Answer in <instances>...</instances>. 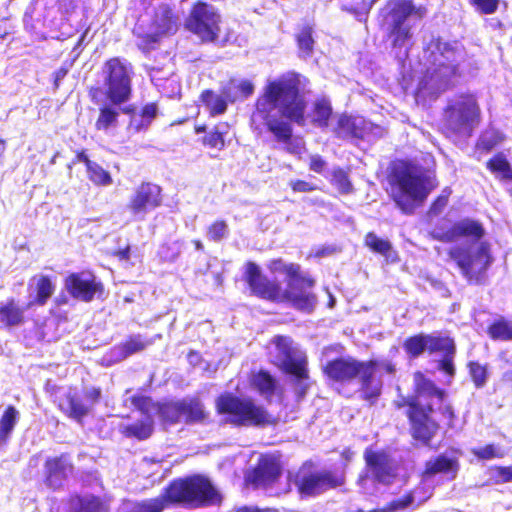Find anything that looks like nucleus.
<instances>
[{"label": "nucleus", "mask_w": 512, "mask_h": 512, "mask_svg": "<svg viewBox=\"0 0 512 512\" xmlns=\"http://www.w3.org/2000/svg\"><path fill=\"white\" fill-rule=\"evenodd\" d=\"M306 81L305 77L296 73H287L268 81L257 99L253 114L254 120H262L277 140L285 144V150L294 155L303 152L304 142L302 139L292 138L291 126L283 118L301 126L305 125Z\"/></svg>", "instance_id": "f257e3e1"}, {"label": "nucleus", "mask_w": 512, "mask_h": 512, "mask_svg": "<svg viewBox=\"0 0 512 512\" xmlns=\"http://www.w3.org/2000/svg\"><path fill=\"white\" fill-rule=\"evenodd\" d=\"M270 270L274 273H284L287 276V287L282 289L276 282L270 281L261 273L258 265L248 262L245 279L252 292L265 299L273 301L288 300L300 310L310 312L316 304V297L312 293L314 280L300 274L298 264H286L281 259L273 260Z\"/></svg>", "instance_id": "f03ea898"}, {"label": "nucleus", "mask_w": 512, "mask_h": 512, "mask_svg": "<svg viewBox=\"0 0 512 512\" xmlns=\"http://www.w3.org/2000/svg\"><path fill=\"white\" fill-rule=\"evenodd\" d=\"M467 57L464 45L459 41L432 39L424 50L426 71L418 87V97H437L448 89Z\"/></svg>", "instance_id": "7ed1b4c3"}, {"label": "nucleus", "mask_w": 512, "mask_h": 512, "mask_svg": "<svg viewBox=\"0 0 512 512\" xmlns=\"http://www.w3.org/2000/svg\"><path fill=\"white\" fill-rule=\"evenodd\" d=\"M484 234L485 230L480 222L466 218L456 222L440 238L446 242H453L461 237L473 241L468 248L454 247L449 252L450 258L469 282L478 283L491 263L487 244L479 242Z\"/></svg>", "instance_id": "20e7f679"}, {"label": "nucleus", "mask_w": 512, "mask_h": 512, "mask_svg": "<svg viewBox=\"0 0 512 512\" xmlns=\"http://www.w3.org/2000/svg\"><path fill=\"white\" fill-rule=\"evenodd\" d=\"M221 496L210 481L202 476L174 481L165 492L154 499L142 502H126L119 512H162L168 502L190 507H202L220 503Z\"/></svg>", "instance_id": "39448f33"}, {"label": "nucleus", "mask_w": 512, "mask_h": 512, "mask_svg": "<svg viewBox=\"0 0 512 512\" xmlns=\"http://www.w3.org/2000/svg\"><path fill=\"white\" fill-rule=\"evenodd\" d=\"M416 396L409 403L408 417L412 425V435L416 440L428 444L438 429V424L431 417L432 400H441L443 392L431 381L417 372L414 375Z\"/></svg>", "instance_id": "423d86ee"}, {"label": "nucleus", "mask_w": 512, "mask_h": 512, "mask_svg": "<svg viewBox=\"0 0 512 512\" xmlns=\"http://www.w3.org/2000/svg\"><path fill=\"white\" fill-rule=\"evenodd\" d=\"M433 186L430 179L416 167L406 163L396 165L392 172L391 195L397 207L411 214L417 202H423Z\"/></svg>", "instance_id": "0eeeda50"}, {"label": "nucleus", "mask_w": 512, "mask_h": 512, "mask_svg": "<svg viewBox=\"0 0 512 512\" xmlns=\"http://www.w3.org/2000/svg\"><path fill=\"white\" fill-rule=\"evenodd\" d=\"M134 75L133 67L125 59L111 58L102 68L103 87L92 88L90 96L93 102L101 101V97L116 104H124L131 98V82Z\"/></svg>", "instance_id": "6e6552de"}, {"label": "nucleus", "mask_w": 512, "mask_h": 512, "mask_svg": "<svg viewBox=\"0 0 512 512\" xmlns=\"http://www.w3.org/2000/svg\"><path fill=\"white\" fill-rule=\"evenodd\" d=\"M479 120L480 108L471 94H461L450 99L444 110V129L449 137H470Z\"/></svg>", "instance_id": "1a4fd4ad"}, {"label": "nucleus", "mask_w": 512, "mask_h": 512, "mask_svg": "<svg viewBox=\"0 0 512 512\" xmlns=\"http://www.w3.org/2000/svg\"><path fill=\"white\" fill-rule=\"evenodd\" d=\"M177 19L171 8L161 4L154 8L148 18H141L134 28L137 46L143 51H149L159 41L161 36L176 32Z\"/></svg>", "instance_id": "9d476101"}, {"label": "nucleus", "mask_w": 512, "mask_h": 512, "mask_svg": "<svg viewBox=\"0 0 512 512\" xmlns=\"http://www.w3.org/2000/svg\"><path fill=\"white\" fill-rule=\"evenodd\" d=\"M216 408L220 414H227L228 421L236 425L266 426L273 423L272 416L250 399L221 395L216 401Z\"/></svg>", "instance_id": "9b49d317"}, {"label": "nucleus", "mask_w": 512, "mask_h": 512, "mask_svg": "<svg viewBox=\"0 0 512 512\" xmlns=\"http://www.w3.org/2000/svg\"><path fill=\"white\" fill-rule=\"evenodd\" d=\"M325 373L327 376L336 381H350L357 377L361 383L363 398L367 400V395L376 393L379 382L371 377L370 368L365 362L357 361L351 357L339 358L326 364Z\"/></svg>", "instance_id": "f8f14e48"}, {"label": "nucleus", "mask_w": 512, "mask_h": 512, "mask_svg": "<svg viewBox=\"0 0 512 512\" xmlns=\"http://www.w3.org/2000/svg\"><path fill=\"white\" fill-rule=\"evenodd\" d=\"M271 362L295 377L306 376V356L290 337L276 336L270 343Z\"/></svg>", "instance_id": "ddd939ff"}, {"label": "nucleus", "mask_w": 512, "mask_h": 512, "mask_svg": "<svg viewBox=\"0 0 512 512\" xmlns=\"http://www.w3.org/2000/svg\"><path fill=\"white\" fill-rule=\"evenodd\" d=\"M221 17L216 9L206 3H198L186 20V28L202 41L213 42L218 38Z\"/></svg>", "instance_id": "4468645a"}, {"label": "nucleus", "mask_w": 512, "mask_h": 512, "mask_svg": "<svg viewBox=\"0 0 512 512\" xmlns=\"http://www.w3.org/2000/svg\"><path fill=\"white\" fill-rule=\"evenodd\" d=\"M161 188L153 183H141L130 197L127 208L137 219L143 220L146 214L160 206Z\"/></svg>", "instance_id": "2eb2a0df"}, {"label": "nucleus", "mask_w": 512, "mask_h": 512, "mask_svg": "<svg viewBox=\"0 0 512 512\" xmlns=\"http://www.w3.org/2000/svg\"><path fill=\"white\" fill-rule=\"evenodd\" d=\"M367 465L365 476L361 482L373 480L382 484H389L396 476V467L393 460L383 452H375L367 449L364 453Z\"/></svg>", "instance_id": "dca6fc26"}, {"label": "nucleus", "mask_w": 512, "mask_h": 512, "mask_svg": "<svg viewBox=\"0 0 512 512\" xmlns=\"http://www.w3.org/2000/svg\"><path fill=\"white\" fill-rule=\"evenodd\" d=\"M65 288L75 299L90 302L96 294H101L103 285L94 274L88 271L72 273L65 279Z\"/></svg>", "instance_id": "f3484780"}, {"label": "nucleus", "mask_w": 512, "mask_h": 512, "mask_svg": "<svg viewBox=\"0 0 512 512\" xmlns=\"http://www.w3.org/2000/svg\"><path fill=\"white\" fill-rule=\"evenodd\" d=\"M295 485L301 494L314 496L338 486L339 482L330 472L300 470L295 477Z\"/></svg>", "instance_id": "a211bd4d"}, {"label": "nucleus", "mask_w": 512, "mask_h": 512, "mask_svg": "<svg viewBox=\"0 0 512 512\" xmlns=\"http://www.w3.org/2000/svg\"><path fill=\"white\" fill-rule=\"evenodd\" d=\"M133 404L144 411L141 419L132 424H121L120 431L127 437H135L139 440L149 438L153 432V419L148 414L152 401L147 397H135Z\"/></svg>", "instance_id": "6ab92c4d"}, {"label": "nucleus", "mask_w": 512, "mask_h": 512, "mask_svg": "<svg viewBox=\"0 0 512 512\" xmlns=\"http://www.w3.org/2000/svg\"><path fill=\"white\" fill-rule=\"evenodd\" d=\"M374 125L361 116L341 115L334 127V132L339 138H365L371 132Z\"/></svg>", "instance_id": "aec40b11"}, {"label": "nucleus", "mask_w": 512, "mask_h": 512, "mask_svg": "<svg viewBox=\"0 0 512 512\" xmlns=\"http://www.w3.org/2000/svg\"><path fill=\"white\" fill-rule=\"evenodd\" d=\"M94 103L99 106V115L95 122V128L106 133L112 129H116L119 125L120 106L122 104H116L113 101L106 100L105 97H101V101Z\"/></svg>", "instance_id": "412c9836"}, {"label": "nucleus", "mask_w": 512, "mask_h": 512, "mask_svg": "<svg viewBox=\"0 0 512 512\" xmlns=\"http://www.w3.org/2000/svg\"><path fill=\"white\" fill-rule=\"evenodd\" d=\"M46 482L52 488L61 486L62 481L72 470V465L68 457L62 455L48 459L45 464Z\"/></svg>", "instance_id": "4be33fe9"}, {"label": "nucleus", "mask_w": 512, "mask_h": 512, "mask_svg": "<svg viewBox=\"0 0 512 512\" xmlns=\"http://www.w3.org/2000/svg\"><path fill=\"white\" fill-rule=\"evenodd\" d=\"M152 343V340L146 339L140 334L132 335L125 342L111 349V359L114 362L122 361L135 353L143 351Z\"/></svg>", "instance_id": "5701e85b"}, {"label": "nucleus", "mask_w": 512, "mask_h": 512, "mask_svg": "<svg viewBox=\"0 0 512 512\" xmlns=\"http://www.w3.org/2000/svg\"><path fill=\"white\" fill-rule=\"evenodd\" d=\"M30 293V301L28 302V307H32L34 305H44L47 300L54 293L55 287L52 284L51 280L47 276H36L32 279L29 284Z\"/></svg>", "instance_id": "b1692460"}, {"label": "nucleus", "mask_w": 512, "mask_h": 512, "mask_svg": "<svg viewBox=\"0 0 512 512\" xmlns=\"http://www.w3.org/2000/svg\"><path fill=\"white\" fill-rule=\"evenodd\" d=\"M389 9L386 17V25L408 26L406 20L413 15L414 5L409 0H390L387 4Z\"/></svg>", "instance_id": "393cba45"}, {"label": "nucleus", "mask_w": 512, "mask_h": 512, "mask_svg": "<svg viewBox=\"0 0 512 512\" xmlns=\"http://www.w3.org/2000/svg\"><path fill=\"white\" fill-rule=\"evenodd\" d=\"M279 475V464L272 459H263L254 470L250 480L256 486H266L273 483Z\"/></svg>", "instance_id": "a878e982"}, {"label": "nucleus", "mask_w": 512, "mask_h": 512, "mask_svg": "<svg viewBox=\"0 0 512 512\" xmlns=\"http://www.w3.org/2000/svg\"><path fill=\"white\" fill-rule=\"evenodd\" d=\"M24 312V308L20 307L14 299L0 302V328H10L22 324Z\"/></svg>", "instance_id": "bb28decb"}, {"label": "nucleus", "mask_w": 512, "mask_h": 512, "mask_svg": "<svg viewBox=\"0 0 512 512\" xmlns=\"http://www.w3.org/2000/svg\"><path fill=\"white\" fill-rule=\"evenodd\" d=\"M458 461L455 458L439 455L435 459L426 462L424 476H433L439 473H452V478L456 476L458 471Z\"/></svg>", "instance_id": "cd10ccee"}, {"label": "nucleus", "mask_w": 512, "mask_h": 512, "mask_svg": "<svg viewBox=\"0 0 512 512\" xmlns=\"http://www.w3.org/2000/svg\"><path fill=\"white\" fill-rule=\"evenodd\" d=\"M365 365H367L371 370V377L374 378L377 382H379V387L373 395H367V401H370L371 403L378 398V396L381 393L382 388V375L383 374H394L396 371L395 365L387 359H379V360H371L368 362H365Z\"/></svg>", "instance_id": "c85d7f7f"}, {"label": "nucleus", "mask_w": 512, "mask_h": 512, "mask_svg": "<svg viewBox=\"0 0 512 512\" xmlns=\"http://www.w3.org/2000/svg\"><path fill=\"white\" fill-rule=\"evenodd\" d=\"M254 92V84L249 80H230L224 87L223 93L230 102L247 98Z\"/></svg>", "instance_id": "c756f323"}, {"label": "nucleus", "mask_w": 512, "mask_h": 512, "mask_svg": "<svg viewBox=\"0 0 512 512\" xmlns=\"http://www.w3.org/2000/svg\"><path fill=\"white\" fill-rule=\"evenodd\" d=\"M182 402L183 421L195 423L204 421L207 413L203 404L196 398H184Z\"/></svg>", "instance_id": "7c9ffc66"}, {"label": "nucleus", "mask_w": 512, "mask_h": 512, "mask_svg": "<svg viewBox=\"0 0 512 512\" xmlns=\"http://www.w3.org/2000/svg\"><path fill=\"white\" fill-rule=\"evenodd\" d=\"M19 419V411L14 406H8L0 418V445L10 438Z\"/></svg>", "instance_id": "2f4dec72"}, {"label": "nucleus", "mask_w": 512, "mask_h": 512, "mask_svg": "<svg viewBox=\"0 0 512 512\" xmlns=\"http://www.w3.org/2000/svg\"><path fill=\"white\" fill-rule=\"evenodd\" d=\"M252 385L266 399L272 397L275 394L278 387L275 378L272 377L268 372L263 370L253 375Z\"/></svg>", "instance_id": "473e14b6"}, {"label": "nucleus", "mask_w": 512, "mask_h": 512, "mask_svg": "<svg viewBox=\"0 0 512 512\" xmlns=\"http://www.w3.org/2000/svg\"><path fill=\"white\" fill-rule=\"evenodd\" d=\"M365 245L373 252L386 257L387 260L394 261L396 258V254L392 250L391 243L388 240L379 238L374 232H369L365 236Z\"/></svg>", "instance_id": "72a5a7b5"}, {"label": "nucleus", "mask_w": 512, "mask_h": 512, "mask_svg": "<svg viewBox=\"0 0 512 512\" xmlns=\"http://www.w3.org/2000/svg\"><path fill=\"white\" fill-rule=\"evenodd\" d=\"M389 38L392 41L393 48L408 49L412 39L411 27L399 25H387Z\"/></svg>", "instance_id": "f704fd0d"}, {"label": "nucleus", "mask_w": 512, "mask_h": 512, "mask_svg": "<svg viewBox=\"0 0 512 512\" xmlns=\"http://www.w3.org/2000/svg\"><path fill=\"white\" fill-rule=\"evenodd\" d=\"M487 168L496 178L503 181L512 180V168L506 157L499 153L491 158L487 163Z\"/></svg>", "instance_id": "c9c22d12"}, {"label": "nucleus", "mask_w": 512, "mask_h": 512, "mask_svg": "<svg viewBox=\"0 0 512 512\" xmlns=\"http://www.w3.org/2000/svg\"><path fill=\"white\" fill-rule=\"evenodd\" d=\"M62 410L68 413L69 417L80 422L89 412V408L76 396L68 394L65 402L61 405Z\"/></svg>", "instance_id": "e433bc0d"}, {"label": "nucleus", "mask_w": 512, "mask_h": 512, "mask_svg": "<svg viewBox=\"0 0 512 512\" xmlns=\"http://www.w3.org/2000/svg\"><path fill=\"white\" fill-rule=\"evenodd\" d=\"M331 114L332 107L330 101L326 98H320L315 101L313 110L309 117H311V121L315 125L324 127L327 126Z\"/></svg>", "instance_id": "4c0bfd02"}, {"label": "nucleus", "mask_w": 512, "mask_h": 512, "mask_svg": "<svg viewBox=\"0 0 512 512\" xmlns=\"http://www.w3.org/2000/svg\"><path fill=\"white\" fill-rule=\"evenodd\" d=\"M74 512H108L107 507L99 498L86 495L77 497L72 504Z\"/></svg>", "instance_id": "58836bf2"}, {"label": "nucleus", "mask_w": 512, "mask_h": 512, "mask_svg": "<svg viewBox=\"0 0 512 512\" xmlns=\"http://www.w3.org/2000/svg\"><path fill=\"white\" fill-rule=\"evenodd\" d=\"M201 99L212 115L224 113L227 109V101H229L223 92L218 95L211 90H205L201 95Z\"/></svg>", "instance_id": "ea45409f"}, {"label": "nucleus", "mask_w": 512, "mask_h": 512, "mask_svg": "<svg viewBox=\"0 0 512 512\" xmlns=\"http://www.w3.org/2000/svg\"><path fill=\"white\" fill-rule=\"evenodd\" d=\"M161 418L169 423H177L183 421V413H182V402H172L168 404H164L157 408Z\"/></svg>", "instance_id": "a19ab883"}, {"label": "nucleus", "mask_w": 512, "mask_h": 512, "mask_svg": "<svg viewBox=\"0 0 512 512\" xmlns=\"http://www.w3.org/2000/svg\"><path fill=\"white\" fill-rule=\"evenodd\" d=\"M428 350L430 352H442L444 356H447L455 354V344L449 337L428 335Z\"/></svg>", "instance_id": "79ce46f5"}, {"label": "nucleus", "mask_w": 512, "mask_h": 512, "mask_svg": "<svg viewBox=\"0 0 512 512\" xmlns=\"http://www.w3.org/2000/svg\"><path fill=\"white\" fill-rule=\"evenodd\" d=\"M489 335L494 340H512V322L503 319L496 321L489 327Z\"/></svg>", "instance_id": "37998d69"}, {"label": "nucleus", "mask_w": 512, "mask_h": 512, "mask_svg": "<svg viewBox=\"0 0 512 512\" xmlns=\"http://www.w3.org/2000/svg\"><path fill=\"white\" fill-rule=\"evenodd\" d=\"M404 348L408 354L417 357L428 350V335H416L404 342Z\"/></svg>", "instance_id": "c03bdc74"}, {"label": "nucleus", "mask_w": 512, "mask_h": 512, "mask_svg": "<svg viewBox=\"0 0 512 512\" xmlns=\"http://www.w3.org/2000/svg\"><path fill=\"white\" fill-rule=\"evenodd\" d=\"M89 179L96 185L108 186L112 184V177L96 162L89 163L87 168Z\"/></svg>", "instance_id": "a18cd8bd"}, {"label": "nucleus", "mask_w": 512, "mask_h": 512, "mask_svg": "<svg viewBox=\"0 0 512 512\" xmlns=\"http://www.w3.org/2000/svg\"><path fill=\"white\" fill-rule=\"evenodd\" d=\"M297 43L300 53L303 57H308L313 51L314 39L312 37V27L304 26L297 35Z\"/></svg>", "instance_id": "49530a36"}, {"label": "nucleus", "mask_w": 512, "mask_h": 512, "mask_svg": "<svg viewBox=\"0 0 512 512\" xmlns=\"http://www.w3.org/2000/svg\"><path fill=\"white\" fill-rule=\"evenodd\" d=\"M183 243L179 240L164 243L158 250L159 257L165 262H173L181 254Z\"/></svg>", "instance_id": "de8ad7c7"}, {"label": "nucleus", "mask_w": 512, "mask_h": 512, "mask_svg": "<svg viewBox=\"0 0 512 512\" xmlns=\"http://www.w3.org/2000/svg\"><path fill=\"white\" fill-rule=\"evenodd\" d=\"M157 107L155 104H148L142 109L141 115L133 116L131 125L135 127L137 131L140 129L147 127L152 119L156 116Z\"/></svg>", "instance_id": "09e8293b"}, {"label": "nucleus", "mask_w": 512, "mask_h": 512, "mask_svg": "<svg viewBox=\"0 0 512 512\" xmlns=\"http://www.w3.org/2000/svg\"><path fill=\"white\" fill-rule=\"evenodd\" d=\"M227 125H219L214 131H211L205 138L204 144L211 148L222 150L225 146L224 134L227 129Z\"/></svg>", "instance_id": "8fccbe9b"}, {"label": "nucleus", "mask_w": 512, "mask_h": 512, "mask_svg": "<svg viewBox=\"0 0 512 512\" xmlns=\"http://www.w3.org/2000/svg\"><path fill=\"white\" fill-rule=\"evenodd\" d=\"M503 141V135L497 130H486L480 137L478 145L489 151Z\"/></svg>", "instance_id": "3c124183"}, {"label": "nucleus", "mask_w": 512, "mask_h": 512, "mask_svg": "<svg viewBox=\"0 0 512 512\" xmlns=\"http://www.w3.org/2000/svg\"><path fill=\"white\" fill-rule=\"evenodd\" d=\"M471 452L473 453V455H475L478 459L481 460L502 458L504 456V452L502 451V449L494 444H489L480 448H473Z\"/></svg>", "instance_id": "603ef678"}, {"label": "nucleus", "mask_w": 512, "mask_h": 512, "mask_svg": "<svg viewBox=\"0 0 512 512\" xmlns=\"http://www.w3.org/2000/svg\"><path fill=\"white\" fill-rule=\"evenodd\" d=\"M332 183L341 193H349L352 191V184L348 179L347 173L342 169H335L332 175Z\"/></svg>", "instance_id": "864d4df0"}, {"label": "nucleus", "mask_w": 512, "mask_h": 512, "mask_svg": "<svg viewBox=\"0 0 512 512\" xmlns=\"http://www.w3.org/2000/svg\"><path fill=\"white\" fill-rule=\"evenodd\" d=\"M470 375L476 387L480 388L486 384L487 381V369L485 366L477 362H471L469 364Z\"/></svg>", "instance_id": "5fc2aeb1"}, {"label": "nucleus", "mask_w": 512, "mask_h": 512, "mask_svg": "<svg viewBox=\"0 0 512 512\" xmlns=\"http://www.w3.org/2000/svg\"><path fill=\"white\" fill-rule=\"evenodd\" d=\"M228 235V226L225 221H216L209 226L207 237L212 241H220Z\"/></svg>", "instance_id": "6e6d98bb"}, {"label": "nucleus", "mask_w": 512, "mask_h": 512, "mask_svg": "<svg viewBox=\"0 0 512 512\" xmlns=\"http://www.w3.org/2000/svg\"><path fill=\"white\" fill-rule=\"evenodd\" d=\"M413 502H414V494L409 493L402 498L395 499V500L389 502L382 509V511L393 512V511L401 510V509H404V508L408 507L409 505L413 504Z\"/></svg>", "instance_id": "4d7b16f0"}, {"label": "nucleus", "mask_w": 512, "mask_h": 512, "mask_svg": "<svg viewBox=\"0 0 512 512\" xmlns=\"http://www.w3.org/2000/svg\"><path fill=\"white\" fill-rule=\"evenodd\" d=\"M469 2L482 14H492L498 8V0H469Z\"/></svg>", "instance_id": "13d9d810"}, {"label": "nucleus", "mask_w": 512, "mask_h": 512, "mask_svg": "<svg viewBox=\"0 0 512 512\" xmlns=\"http://www.w3.org/2000/svg\"><path fill=\"white\" fill-rule=\"evenodd\" d=\"M494 477L497 483H506L512 481V466L496 467L494 469Z\"/></svg>", "instance_id": "bf43d9fd"}, {"label": "nucleus", "mask_w": 512, "mask_h": 512, "mask_svg": "<svg viewBox=\"0 0 512 512\" xmlns=\"http://www.w3.org/2000/svg\"><path fill=\"white\" fill-rule=\"evenodd\" d=\"M453 357H454V354L444 356L438 365L439 369L442 370L443 372H445L450 377H453L455 374Z\"/></svg>", "instance_id": "052dcab7"}, {"label": "nucleus", "mask_w": 512, "mask_h": 512, "mask_svg": "<svg viewBox=\"0 0 512 512\" xmlns=\"http://www.w3.org/2000/svg\"><path fill=\"white\" fill-rule=\"evenodd\" d=\"M448 203V194L440 195L432 204L430 208V214L438 215L440 214Z\"/></svg>", "instance_id": "680f3d73"}, {"label": "nucleus", "mask_w": 512, "mask_h": 512, "mask_svg": "<svg viewBox=\"0 0 512 512\" xmlns=\"http://www.w3.org/2000/svg\"><path fill=\"white\" fill-rule=\"evenodd\" d=\"M290 186L295 192H311L316 189L315 185L304 180L291 181Z\"/></svg>", "instance_id": "e2e57ef3"}, {"label": "nucleus", "mask_w": 512, "mask_h": 512, "mask_svg": "<svg viewBox=\"0 0 512 512\" xmlns=\"http://www.w3.org/2000/svg\"><path fill=\"white\" fill-rule=\"evenodd\" d=\"M326 162L319 155H312L310 158V169L316 173H322Z\"/></svg>", "instance_id": "0e129e2a"}, {"label": "nucleus", "mask_w": 512, "mask_h": 512, "mask_svg": "<svg viewBox=\"0 0 512 512\" xmlns=\"http://www.w3.org/2000/svg\"><path fill=\"white\" fill-rule=\"evenodd\" d=\"M296 379H297V384H296L295 390H296L298 397L302 398V397H304V395L306 394V391L308 389V384L305 382L308 379V374L306 373V376L303 378L296 377Z\"/></svg>", "instance_id": "69168bd1"}, {"label": "nucleus", "mask_w": 512, "mask_h": 512, "mask_svg": "<svg viewBox=\"0 0 512 512\" xmlns=\"http://www.w3.org/2000/svg\"><path fill=\"white\" fill-rule=\"evenodd\" d=\"M77 0H57L59 10L69 13L71 10L75 8Z\"/></svg>", "instance_id": "338daca9"}, {"label": "nucleus", "mask_w": 512, "mask_h": 512, "mask_svg": "<svg viewBox=\"0 0 512 512\" xmlns=\"http://www.w3.org/2000/svg\"><path fill=\"white\" fill-rule=\"evenodd\" d=\"M505 363L507 364V367H502L504 369L502 374V381L506 383H512V363H510L508 360H505Z\"/></svg>", "instance_id": "774afa93"}]
</instances>
